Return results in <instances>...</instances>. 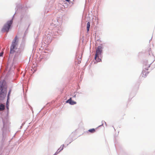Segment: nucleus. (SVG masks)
Listing matches in <instances>:
<instances>
[{
  "instance_id": "obj_1",
  "label": "nucleus",
  "mask_w": 155,
  "mask_h": 155,
  "mask_svg": "<svg viewBox=\"0 0 155 155\" xmlns=\"http://www.w3.org/2000/svg\"><path fill=\"white\" fill-rule=\"evenodd\" d=\"M102 52V48L101 46H99L97 48L95 54V59L97 62H99L101 60L99 58V56L101 54Z\"/></svg>"
},
{
  "instance_id": "obj_2",
  "label": "nucleus",
  "mask_w": 155,
  "mask_h": 155,
  "mask_svg": "<svg viewBox=\"0 0 155 155\" xmlns=\"http://www.w3.org/2000/svg\"><path fill=\"white\" fill-rule=\"evenodd\" d=\"M18 40L17 36H16L13 40L10 48V53L13 54L15 52V50L17 49L16 46L17 45V40Z\"/></svg>"
},
{
  "instance_id": "obj_3",
  "label": "nucleus",
  "mask_w": 155,
  "mask_h": 155,
  "mask_svg": "<svg viewBox=\"0 0 155 155\" xmlns=\"http://www.w3.org/2000/svg\"><path fill=\"white\" fill-rule=\"evenodd\" d=\"M13 21L12 20L8 21L4 25L3 28L2 29V31L3 32H8L9 30L11 27Z\"/></svg>"
},
{
  "instance_id": "obj_4",
  "label": "nucleus",
  "mask_w": 155,
  "mask_h": 155,
  "mask_svg": "<svg viewBox=\"0 0 155 155\" xmlns=\"http://www.w3.org/2000/svg\"><path fill=\"white\" fill-rule=\"evenodd\" d=\"M150 65H145L143 67V70L142 72V77L144 78L146 77L147 74L149 73L148 71V68L150 67Z\"/></svg>"
},
{
  "instance_id": "obj_5",
  "label": "nucleus",
  "mask_w": 155,
  "mask_h": 155,
  "mask_svg": "<svg viewBox=\"0 0 155 155\" xmlns=\"http://www.w3.org/2000/svg\"><path fill=\"white\" fill-rule=\"evenodd\" d=\"M66 103H69L71 105H74L76 104V102L72 100L71 98H70L68 100L66 101Z\"/></svg>"
},
{
  "instance_id": "obj_6",
  "label": "nucleus",
  "mask_w": 155,
  "mask_h": 155,
  "mask_svg": "<svg viewBox=\"0 0 155 155\" xmlns=\"http://www.w3.org/2000/svg\"><path fill=\"white\" fill-rule=\"evenodd\" d=\"M5 109V105L3 104H1L0 106V110L2 111Z\"/></svg>"
},
{
  "instance_id": "obj_7",
  "label": "nucleus",
  "mask_w": 155,
  "mask_h": 155,
  "mask_svg": "<svg viewBox=\"0 0 155 155\" xmlns=\"http://www.w3.org/2000/svg\"><path fill=\"white\" fill-rule=\"evenodd\" d=\"M90 27V23L89 22H87V32H88L89 31Z\"/></svg>"
},
{
  "instance_id": "obj_8",
  "label": "nucleus",
  "mask_w": 155,
  "mask_h": 155,
  "mask_svg": "<svg viewBox=\"0 0 155 155\" xmlns=\"http://www.w3.org/2000/svg\"><path fill=\"white\" fill-rule=\"evenodd\" d=\"M89 132L91 133H94L95 132V129L94 128H92L91 129H90L88 130Z\"/></svg>"
},
{
  "instance_id": "obj_9",
  "label": "nucleus",
  "mask_w": 155,
  "mask_h": 155,
  "mask_svg": "<svg viewBox=\"0 0 155 155\" xmlns=\"http://www.w3.org/2000/svg\"><path fill=\"white\" fill-rule=\"evenodd\" d=\"M64 147V145H62L61 147H60V148L58 150H57V152H60L62 150H63V147Z\"/></svg>"
},
{
  "instance_id": "obj_10",
  "label": "nucleus",
  "mask_w": 155,
  "mask_h": 155,
  "mask_svg": "<svg viewBox=\"0 0 155 155\" xmlns=\"http://www.w3.org/2000/svg\"><path fill=\"white\" fill-rule=\"evenodd\" d=\"M11 91H12V90L11 89H10L9 90V92H8V100H9V96H10V95Z\"/></svg>"
},
{
  "instance_id": "obj_11",
  "label": "nucleus",
  "mask_w": 155,
  "mask_h": 155,
  "mask_svg": "<svg viewBox=\"0 0 155 155\" xmlns=\"http://www.w3.org/2000/svg\"><path fill=\"white\" fill-rule=\"evenodd\" d=\"M6 107H7V108L8 109V106H9L8 104H7V103H6Z\"/></svg>"
},
{
  "instance_id": "obj_12",
  "label": "nucleus",
  "mask_w": 155,
  "mask_h": 155,
  "mask_svg": "<svg viewBox=\"0 0 155 155\" xmlns=\"http://www.w3.org/2000/svg\"><path fill=\"white\" fill-rule=\"evenodd\" d=\"M3 53V52H1L0 53V56H2Z\"/></svg>"
},
{
  "instance_id": "obj_13",
  "label": "nucleus",
  "mask_w": 155,
  "mask_h": 155,
  "mask_svg": "<svg viewBox=\"0 0 155 155\" xmlns=\"http://www.w3.org/2000/svg\"><path fill=\"white\" fill-rule=\"evenodd\" d=\"M8 99H7V102H6V103H7V104H8Z\"/></svg>"
},
{
  "instance_id": "obj_14",
  "label": "nucleus",
  "mask_w": 155,
  "mask_h": 155,
  "mask_svg": "<svg viewBox=\"0 0 155 155\" xmlns=\"http://www.w3.org/2000/svg\"><path fill=\"white\" fill-rule=\"evenodd\" d=\"M65 0L67 2H69L70 1V0Z\"/></svg>"
}]
</instances>
